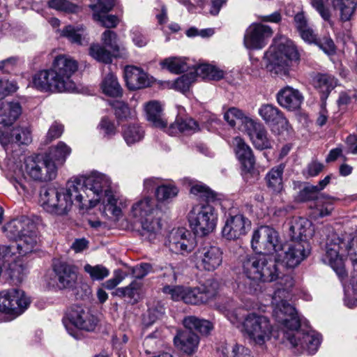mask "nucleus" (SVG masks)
I'll return each instance as SVG.
<instances>
[{"mask_svg":"<svg viewBox=\"0 0 357 357\" xmlns=\"http://www.w3.org/2000/svg\"><path fill=\"white\" fill-rule=\"evenodd\" d=\"M73 181L83 197L84 208H91L102 201L106 216H109V212L115 219L121 217L122 209L127 206L128 202L125 197L112 192V181L107 175L93 172L86 176L73 178Z\"/></svg>","mask_w":357,"mask_h":357,"instance_id":"f257e3e1","label":"nucleus"},{"mask_svg":"<svg viewBox=\"0 0 357 357\" xmlns=\"http://www.w3.org/2000/svg\"><path fill=\"white\" fill-rule=\"evenodd\" d=\"M277 315L276 328L280 331V341L288 342L296 355L317 353L322 342V335L311 328L307 319L300 314Z\"/></svg>","mask_w":357,"mask_h":357,"instance_id":"f03ea898","label":"nucleus"},{"mask_svg":"<svg viewBox=\"0 0 357 357\" xmlns=\"http://www.w3.org/2000/svg\"><path fill=\"white\" fill-rule=\"evenodd\" d=\"M3 229L8 238L17 241V243L16 248L8 246L10 248L12 256L8 257L1 256L2 266L5 261L8 263L13 261L10 267L12 277L21 279L26 268L21 263L20 257L33 251L37 245L36 224L31 218L22 216L8 222Z\"/></svg>","mask_w":357,"mask_h":357,"instance_id":"7ed1b4c3","label":"nucleus"},{"mask_svg":"<svg viewBox=\"0 0 357 357\" xmlns=\"http://www.w3.org/2000/svg\"><path fill=\"white\" fill-rule=\"evenodd\" d=\"M40 197L44 210L57 215H67L75 204L81 209H86L82 206L83 197L79 194L73 178L69 180L63 187L41 190Z\"/></svg>","mask_w":357,"mask_h":357,"instance_id":"20e7f679","label":"nucleus"},{"mask_svg":"<svg viewBox=\"0 0 357 357\" xmlns=\"http://www.w3.org/2000/svg\"><path fill=\"white\" fill-rule=\"evenodd\" d=\"M227 319L237 328L244 331L254 344L264 346L274 338L280 340V331L268 318L261 314H227Z\"/></svg>","mask_w":357,"mask_h":357,"instance_id":"39448f33","label":"nucleus"},{"mask_svg":"<svg viewBox=\"0 0 357 357\" xmlns=\"http://www.w3.org/2000/svg\"><path fill=\"white\" fill-rule=\"evenodd\" d=\"M347 255L354 265H357V234H333L326 243L323 261L328 264L340 279L346 276L344 257Z\"/></svg>","mask_w":357,"mask_h":357,"instance_id":"423d86ee","label":"nucleus"},{"mask_svg":"<svg viewBox=\"0 0 357 357\" xmlns=\"http://www.w3.org/2000/svg\"><path fill=\"white\" fill-rule=\"evenodd\" d=\"M158 215L156 202L151 197H144L132 205L129 217L140 224L142 240L155 243L160 239L162 224Z\"/></svg>","mask_w":357,"mask_h":357,"instance_id":"0eeeda50","label":"nucleus"},{"mask_svg":"<svg viewBox=\"0 0 357 357\" xmlns=\"http://www.w3.org/2000/svg\"><path fill=\"white\" fill-rule=\"evenodd\" d=\"M266 68L272 74L279 77H286L291 67L298 63L300 54L294 43L280 37L274 40L273 44L265 53Z\"/></svg>","mask_w":357,"mask_h":357,"instance_id":"6e6552de","label":"nucleus"},{"mask_svg":"<svg viewBox=\"0 0 357 357\" xmlns=\"http://www.w3.org/2000/svg\"><path fill=\"white\" fill-rule=\"evenodd\" d=\"M22 176L17 174L13 185L20 194L27 191L26 181L47 182L54 180L57 175V167L45 155H35L26 157L22 167Z\"/></svg>","mask_w":357,"mask_h":357,"instance_id":"1a4fd4ad","label":"nucleus"},{"mask_svg":"<svg viewBox=\"0 0 357 357\" xmlns=\"http://www.w3.org/2000/svg\"><path fill=\"white\" fill-rule=\"evenodd\" d=\"M242 266L243 274L254 282H269L278 278L276 261L266 255L247 256Z\"/></svg>","mask_w":357,"mask_h":357,"instance_id":"9d476101","label":"nucleus"},{"mask_svg":"<svg viewBox=\"0 0 357 357\" xmlns=\"http://www.w3.org/2000/svg\"><path fill=\"white\" fill-rule=\"evenodd\" d=\"M217 214L210 204L195 206L188 214L190 226L194 233L206 236L211 233L216 227Z\"/></svg>","mask_w":357,"mask_h":357,"instance_id":"9b49d317","label":"nucleus"},{"mask_svg":"<svg viewBox=\"0 0 357 357\" xmlns=\"http://www.w3.org/2000/svg\"><path fill=\"white\" fill-rule=\"evenodd\" d=\"M328 2L333 9L340 10V20L347 22L351 20L357 6L356 0H310V4L320 15L324 21L331 27L334 26L332 20V10L325 5Z\"/></svg>","mask_w":357,"mask_h":357,"instance_id":"f8f14e48","label":"nucleus"},{"mask_svg":"<svg viewBox=\"0 0 357 357\" xmlns=\"http://www.w3.org/2000/svg\"><path fill=\"white\" fill-rule=\"evenodd\" d=\"M77 68V62L71 56L61 54L55 57L50 70L63 92L75 91V84L71 77Z\"/></svg>","mask_w":357,"mask_h":357,"instance_id":"ddd939ff","label":"nucleus"},{"mask_svg":"<svg viewBox=\"0 0 357 357\" xmlns=\"http://www.w3.org/2000/svg\"><path fill=\"white\" fill-rule=\"evenodd\" d=\"M251 245L254 251L262 255L278 253L282 250L278 233L268 226L260 227L253 232Z\"/></svg>","mask_w":357,"mask_h":357,"instance_id":"4468645a","label":"nucleus"},{"mask_svg":"<svg viewBox=\"0 0 357 357\" xmlns=\"http://www.w3.org/2000/svg\"><path fill=\"white\" fill-rule=\"evenodd\" d=\"M102 40L105 47L110 51L106 50L99 45H93L90 47V55L95 59L109 63L112 61V54L114 56H122L126 53V49L119 45L117 35L115 32L106 30L102 35Z\"/></svg>","mask_w":357,"mask_h":357,"instance_id":"2eb2a0df","label":"nucleus"},{"mask_svg":"<svg viewBox=\"0 0 357 357\" xmlns=\"http://www.w3.org/2000/svg\"><path fill=\"white\" fill-rule=\"evenodd\" d=\"M192 257L196 268L200 271H214L222 263V252L220 248L209 244L199 247Z\"/></svg>","mask_w":357,"mask_h":357,"instance_id":"dca6fc26","label":"nucleus"},{"mask_svg":"<svg viewBox=\"0 0 357 357\" xmlns=\"http://www.w3.org/2000/svg\"><path fill=\"white\" fill-rule=\"evenodd\" d=\"M31 303V298L21 289L11 288L0 291V312H24Z\"/></svg>","mask_w":357,"mask_h":357,"instance_id":"f3484780","label":"nucleus"},{"mask_svg":"<svg viewBox=\"0 0 357 357\" xmlns=\"http://www.w3.org/2000/svg\"><path fill=\"white\" fill-rule=\"evenodd\" d=\"M218 289V282L210 278L198 287L194 288L185 287L183 301L191 305L206 303L217 296Z\"/></svg>","mask_w":357,"mask_h":357,"instance_id":"a211bd4d","label":"nucleus"},{"mask_svg":"<svg viewBox=\"0 0 357 357\" xmlns=\"http://www.w3.org/2000/svg\"><path fill=\"white\" fill-rule=\"evenodd\" d=\"M310 251L309 242L291 240L277 257L287 267L294 268L308 256Z\"/></svg>","mask_w":357,"mask_h":357,"instance_id":"6ab92c4d","label":"nucleus"},{"mask_svg":"<svg viewBox=\"0 0 357 357\" xmlns=\"http://www.w3.org/2000/svg\"><path fill=\"white\" fill-rule=\"evenodd\" d=\"M272 35L273 30L269 26L253 23L245 31L244 46L248 50H261L267 45Z\"/></svg>","mask_w":357,"mask_h":357,"instance_id":"aec40b11","label":"nucleus"},{"mask_svg":"<svg viewBox=\"0 0 357 357\" xmlns=\"http://www.w3.org/2000/svg\"><path fill=\"white\" fill-rule=\"evenodd\" d=\"M166 245L172 252L185 255L194 249L195 241L189 231L178 228L170 231Z\"/></svg>","mask_w":357,"mask_h":357,"instance_id":"412c9836","label":"nucleus"},{"mask_svg":"<svg viewBox=\"0 0 357 357\" xmlns=\"http://www.w3.org/2000/svg\"><path fill=\"white\" fill-rule=\"evenodd\" d=\"M99 319L94 314H67L63 319L66 329L75 338L78 337L77 329L93 331Z\"/></svg>","mask_w":357,"mask_h":357,"instance_id":"4be33fe9","label":"nucleus"},{"mask_svg":"<svg viewBox=\"0 0 357 357\" xmlns=\"http://www.w3.org/2000/svg\"><path fill=\"white\" fill-rule=\"evenodd\" d=\"M250 221L241 214L230 215L225 222L222 236L227 240H236L245 236L250 229Z\"/></svg>","mask_w":357,"mask_h":357,"instance_id":"5701e85b","label":"nucleus"},{"mask_svg":"<svg viewBox=\"0 0 357 357\" xmlns=\"http://www.w3.org/2000/svg\"><path fill=\"white\" fill-rule=\"evenodd\" d=\"M294 279L291 275H286L279 278L278 287L273 297L272 303L275 305L274 312H295V307L286 300H280L281 296L289 291L294 286Z\"/></svg>","mask_w":357,"mask_h":357,"instance_id":"b1692460","label":"nucleus"},{"mask_svg":"<svg viewBox=\"0 0 357 357\" xmlns=\"http://www.w3.org/2000/svg\"><path fill=\"white\" fill-rule=\"evenodd\" d=\"M124 78L126 86L132 91L149 87L153 82L152 77L146 72L134 66H128L125 68Z\"/></svg>","mask_w":357,"mask_h":357,"instance_id":"393cba45","label":"nucleus"},{"mask_svg":"<svg viewBox=\"0 0 357 357\" xmlns=\"http://www.w3.org/2000/svg\"><path fill=\"white\" fill-rule=\"evenodd\" d=\"M312 222L303 218H293L289 222V236L291 241H307L314 234Z\"/></svg>","mask_w":357,"mask_h":357,"instance_id":"a878e982","label":"nucleus"},{"mask_svg":"<svg viewBox=\"0 0 357 357\" xmlns=\"http://www.w3.org/2000/svg\"><path fill=\"white\" fill-rule=\"evenodd\" d=\"M245 131L257 149L262 150L271 147L272 142L268 137L265 127L261 123L252 119L250 122H248V126Z\"/></svg>","mask_w":357,"mask_h":357,"instance_id":"bb28decb","label":"nucleus"},{"mask_svg":"<svg viewBox=\"0 0 357 357\" xmlns=\"http://www.w3.org/2000/svg\"><path fill=\"white\" fill-rule=\"evenodd\" d=\"M232 144L236 155L241 162L243 169L247 172H250L255 167V160L250 147L245 144L244 140L236 137L234 138Z\"/></svg>","mask_w":357,"mask_h":357,"instance_id":"cd10ccee","label":"nucleus"},{"mask_svg":"<svg viewBox=\"0 0 357 357\" xmlns=\"http://www.w3.org/2000/svg\"><path fill=\"white\" fill-rule=\"evenodd\" d=\"M261 119L271 126H278L282 130L288 131L290 128L288 121L282 113L275 106L269 104L262 105L258 111Z\"/></svg>","mask_w":357,"mask_h":357,"instance_id":"c85d7f7f","label":"nucleus"},{"mask_svg":"<svg viewBox=\"0 0 357 357\" xmlns=\"http://www.w3.org/2000/svg\"><path fill=\"white\" fill-rule=\"evenodd\" d=\"M277 100L281 107L293 111L300 108L303 96L298 89L286 86L278 91Z\"/></svg>","mask_w":357,"mask_h":357,"instance_id":"c756f323","label":"nucleus"},{"mask_svg":"<svg viewBox=\"0 0 357 357\" xmlns=\"http://www.w3.org/2000/svg\"><path fill=\"white\" fill-rule=\"evenodd\" d=\"M54 271L59 288H71L75 285L77 278L75 266L64 262H59L54 264Z\"/></svg>","mask_w":357,"mask_h":357,"instance_id":"7c9ffc66","label":"nucleus"},{"mask_svg":"<svg viewBox=\"0 0 357 357\" xmlns=\"http://www.w3.org/2000/svg\"><path fill=\"white\" fill-rule=\"evenodd\" d=\"M51 70H42L35 74L32 79L33 87L43 92H63Z\"/></svg>","mask_w":357,"mask_h":357,"instance_id":"2f4dec72","label":"nucleus"},{"mask_svg":"<svg viewBox=\"0 0 357 357\" xmlns=\"http://www.w3.org/2000/svg\"><path fill=\"white\" fill-rule=\"evenodd\" d=\"M174 345L188 355L196 352L199 344V337L191 331H178L174 337Z\"/></svg>","mask_w":357,"mask_h":357,"instance_id":"473e14b6","label":"nucleus"},{"mask_svg":"<svg viewBox=\"0 0 357 357\" xmlns=\"http://www.w3.org/2000/svg\"><path fill=\"white\" fill-rule=\"evenodd\" d=\"M144 110L146 120L152 126L166 129L167 121L163 116L162 107L161 104L157 100H151L144 105Z\"/></svg>","mask_w":357,"mask_h":357,"instance_id":"72a5a7b5","label":"nucleus"},{"mask_svg":"<svg viewBox=\"0 0 357 357\" xmlns=\"http://www.w3.org/2000/svg\"><path fill=\"white\" fill-rule=\"evenodd\" d=\"M22 107L18 102H3L0 105V124L12 125L20 116Z\"/></svg>","mask_w":357,"mask_h":357,"instance_id":"f704fd0d","label":"nucleus"},{"mask_svg":"<svg viewBox=\"0 0 357 357\" xmlns=\"http://www.w3.org/2000/svg\"><path fill=\"white\" fill-rule=\"evenodd\" d=\"M199 130L197 123L192 119H176V121L167 127L165 132L169 135H176L180 132L187 134L194 133Z\"/></svg>","mask_w":357,"mask_h":357,"instance_id":"c9c22d12","label":"nucleus"},{"mask_svg":"<svg viewBox=\"0 0 357 357\" xmlns=\"http://www.w3.org/2000/svg\"><path fill=\"white\" fill-rule=\"evenodd\" d=\"M183 323V326L190 331H196L204 336L208 335L213 329V323L193 315L186 317Z\"/></svg>","mask_w":357,"mask_h":357,"instance_id":"e433bc0d","label":"nucleus"},{"mask_svg":"<svg viewBox=\"0 0 357 357\" xmlns=\"http://www.w3.org/2000/svg\"><path fill=\"white\" fill-rule=\"evenodd\" d=\"M162 68L171 73L178 74L190 68L192 64L188 58L184 56H170L161 61Z\"/></svg>","mask_w":357,"mask_h":357,"instance_id":"4c0bfd02","label":"nucleus"},{"mask_svg":"<svg viewBox=\"0 0 357 357\" xmlns=\"http://www.w3.org/2000/svg\"><path fill=\"white\" fill-rule=\"evenodd\" d=\"M70 153L71 148L63 142H59L55 146H52L49 153L45 155L50 158V161L54 162L58 167L64 164Z\"/></svg>","mask_w":357,"mask_h":357,"instance_id":"58836bf2","label":"nucleus"},{"mask_svg":"<svg viewBox=\"0 0 357 357\" xmlns=\"http://www.w3.org/2000/svg\"><path fill=\"white\" fill-rule=\"evenodd\" d=\"M331 176H326L323 180L319 182L317 185H307L300 191L296 199L298 202H306L313 200L314 198H319L322 194L320 191L322 190L331 181Z\"/></svg>","mask_w":357,"mask_h":357,"instance_id":"ea45409f","label":"nucleus"},{"mask_svg":"<svg viewBox=\"0 0 357 357\" xmlns=\"http://www.w3.org/2000/svg\"><path fill=\"white\" fill-rule=\"evenodd\" d=\"M224 118L228 123L232 126H238L240 130H245L252 119L245 116L242 111L235 107L227 110L224 115Z\"/></svg>","mask_w":357,"mask_h":357,"instance_id":"a19ab883","label":"nucleus"},{"mask_svg":"<svg viewBox=\"0 0 357 357\" xmlns=\"http://www.w3.org/2000/svg\"><path fill=\"white\" fill-rule=\"evenodd\" d=\"M61 35L68 38L71 43L79 45H86L89 43V39L82 26L68 25L61 31Z\"/></svg>","mask_w":357,"mask_h":357,"instance_id":"79ce46f5","label":"nucleus"},{"mask_svg":"<svg viewBox=\"0 0 357 357\" xmlns=\"http://www.w3.org/2000/svg\"><path fill=\"white\" fill-rule=\"evenodd\" d=\"M192 73L197 77L208 80H220L224 77V72L215 66L203 63L193 68Z\"/></svg>","mask_w":357,"mask_h":357,"instance_id":"37998d69","label":"nucleus"},{"mask_svg":"<svg viewBox=\"0 0 357 357\" xmlns=\"http://www.w3.org/2000/svg\"><path fill=\"white\" fill-rule=\"evenodd\" d=\"M314 85L322 94L321 98L326 99L331 91L336 86L337 80L332 75H318L314 79Z\"/></svg>","mask_w":357,"mask_h":357,"instance_id":"c03bdc74","label":"nucleus"},{"mask_svg":"<svg viewBox=\"0 0 357 357\" xmlns=\"http://www.w3.org/2000/svg\"><path fill=\"white\" fill-rule=\"evenodd\" d=\"M284 169V165L280 164L273 167L266 174V179L268 186L275 192H280L283 188L282 174Z\"/></svg>","mask_w":357,"mask_h":357,"instance_id":"a18cd8bd","label":"nucleus"},{"mask_svg":"<svg viewBox=\"0 0 357 357\" xmlns=\"http://www.w3.org/2000/svg\"><path fill=\"white\" fill-rule=\"evenodd\" d=\"M144 135L143 127L137 124L128 125L123 130V139L128 146L139 143L144 139Z\"/></svg>","mask_w":357,"mask_h":357,"instance_id":"49530a36","label":"nucleus"},{"mask_svg":"<svg viewBox=\"0 0 357 357\" xmlns=\"http://www.w3.org/2000/svg\"><path fill=\"white\" fill-rule=\"evenodd\" d=\"M160 273L159 274V282L162 285H171L176 282L177 276L180 273L179 268L176 266H173L171 264H166L165 265L159 268Z\"/></svg>","mask_w":357,"mask_h":357,"instance_id":"de8ad7c7","label":"nucleus"},{"mask_svg":"<svg viewBox=\"0 0 357 357\" xmlns=\"http://www.w3.org/2000/svg\"><path fill=\"white\" fill-rule=\"evenodd\" d=\"M103 92L110 96L117 97L122 94V89L116 77L112 73H108L102 82Z\"/></svg>","mask_w":357,"mask_h":357,"instance_id":"09e8293b","label":"nucleus"},{"mask_svg":"<svg viewBox=\"0 0 357 357\" xmlns=\"http://www.w3.org/2000/svg\"><path fill=\"white\" fill-rule=\"evenodd\" d=\"M10 135L12 141L18 144L28 145L32 142L31 130L27 125H20L14 128Z\"/></svg>","mask_w":357,"mask_h":357,"instance_id":"8fccbe9b","label":"nucleus"},{"mask_svg":"<svg viewBox=\"0 0 357 357\" xmlns=\"http://www.w3.org/2000/svg\"><path fill=\"white\" fill-rule=\"evenodd\" d=\"M188 187L191 194L200 197H204L208 202L213 201L215 198V194L202 183L188 180Z\"/></svg>","mask_w":357,"mask_h":357,"instance_id":"3c124183","label":"nucleus"},{"mask_svg":"<svg viewBox=\"0 0 357 357\" xmlns=\"http://www.w3.org/2000/svg\"><path fill=\"white\" fill-rule=\"evenodd\" d=\"M345 304L349 307L357 305V274L351 277L349 282L344 287Z\"/></svg>","mask_w":357,"mask_h":357,"instance_id":"603ef678","label":"nucleus"},{"mask_svg":"<svg viewBox=\"0 0 357 357\" xmlns=\"http://www.w3.org/2000/svg\"><path fill=\"white\" fill-rule=\"evenodd\" d=\"M50 8L67 13H77L81 8L68 0H49Z\"/></svg>","mask_w":357,"mask_h":357,"instance_id":"864d4df0","label":"nucleus"},{"mask_svg":"<svg viewBox=\"0 0 357 357\" xmlns=\"http://www.w3.org/2000/svg\"><path fill=\"white\" fill-rule=\"evenodd\" d=\"M314 199L316 200L314 207H315L319 216H326L331 213L333 209L332 198L321 195L320 197Z\"/></svg>","mask_w":357,"mask_h":357,"instance_id":"5fc2aeb1","label":"nucleus"},{"mask_svg":"<svg viewBox=\"0 0 357 357\" xmlns=\"http://www.w3.org/2000/svg\"><path fill=\"white\" fill-rule=\"evenodd\" d=\"M195 79L196 75L191 71L178 77L172 85L176 90L185 93L190 89V87Z\"/></svg>","mask_w":357,"mask_h":357,"instance_id":"6e6d98bb","label":"nucleus"},{"mask_svg":"<svg viewBox=\"0 0 357 357\" xmlns=\"http://www.w3.org/2000/svg\"><path fill=\"white\" fill-rule=\"evenodd\" d=\"M84 270L93 280H102L109 274V270L102 265L91 266L87 264L84 266Z\"/></svg>","mask_w":357,"mask_h":357,"instance_id":"4d7b16f0","label":"nucleus"},{"mask_svg":"<svg viewBox=\"0 0 357 357\" xmlns=\"http://www.w3.org/2000/svg\"><path fill=\"white\" fill-rule=\"evenodd\" d=\"M178 192V188L172 184L162 185L156 188L155 195L160 201H167L175 197Z\"/></svg>","mask_w":357,"mask_h":357,"instance_id":"13d9d810","label":"nucleus"},{"mask_svg":"<svg viewBox=\"0 0 357 357\" xmlns=\"http://www.w3.org/2000/svg\"><path fill=\"white\" fill-rule=\"evenodd\" d=\"M162 292L165 294L169 295L174 301H183V297L185 296V287L183 286H172L165 285L162 287Z\"/></svg>","mask_w":357,"mask_h":357,"instance_id":"bf43d9fd","label":"nucleus"},{"mask_svg":"<svg viewBox=\"0 0 357 357\" xmlns=\"http://www.w3.org/2000/svg\"><path fill=\"white\" fill-rule=\"evenodd\" d=\"M98 129L104 136L110 137L116 133L114 123L107 117H102L98 126Z\"/></svg>","mask_w":357,"mask_h":357,"instance_id":"052dcab7","label":"nucleus"},{"mask_svg":"<svg viewBox=\"0 0 357 357\" xmlns=\"http://www.w3.org/2000/svg\"><path fill=\"white\" fill-rule=\"evenodd\" d=\"M112 106L114 110L115 115L119 119H127L132 115L127 104L122 101H114L112 102Z\"/></svg>","mask_w":357,"mask_h":357,"instance_id":"680f3d73","label":"nucleus"},{"mask_svg":"<svg viewBox=\"0 0 357 357\" xmlns=\"http://www.w3.org/2000/svg\"><path fill=\"white\" fill-rule=\"evenodd\" d=\"M142 287V283L137 281L132 282L129 286L122 288L121 291L125 296H128L130 298L137 299L139 297L140 289Z\"/></svg>","mask_w":357,"mask_h":357,"instance_id":"e2e57ef3","label":"nucleus"},{"mask_svg":"<svg viewBox=\"0 0 357 357\" xmlns=\"http://www.w3.org/2000/svg\"><path fill=\"white\" fill-rule=\"evenodd\" d=\"M127 276V274L121 270H116L114 273V277L108 280H107L103 286L108 289H112L116 287L119 283H121L125 278Z\"/></svg>","mask_w":357,"mask_h":357,"instance_id":"0e129e2a","label":"nucleus"},{"mask_svg":"<svg viewBox=\"0 0 357 357\" xmlns=\"http://www.w3.org/2000/svg\"><path fill=\"white\" fill-rule=\"evenodd\" d=\"M326 54L331 55L335 53V46L331 38L324 37L322 39H318L315 43Z\"/></svg>","mask_w":357,"mask_h":357,"instance_id":"69168bd1","label":"nucleus"},{"mask_svg":"<svg viewBox=\"0 0 357 357\" xmlns=\"http://www.w3.org/2000/svg\"><path fill=\"white\" fill-rule=\"evenodd\" d=\"M63 132V126L58 123L54 122L49 128L47 133V139L51 142L55 139L60 137Z\"/></svg>","mask_w":357,"mask_h":357,"instance_id":"338daca9","label":"nucleus"},{"mask_svg":"<svg viewBox=\"0 0 357 357\" xmlns=\"http://www.w3.org/2000/svg\"><path fill=\"white\" fill-rule=\"evenodd\" d=\"M152 271V266L149 264H142L132 268V273L135 278L141 279Z\"/></svg>","mask_w":357,"mask_h":357,"instance_id":"774afa93","label":"nucleus"}]
</instances>
